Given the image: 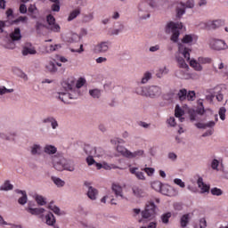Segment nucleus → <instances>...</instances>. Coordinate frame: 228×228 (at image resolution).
I'll use <instances>...</instances> for the list:
<instances>
[{"label":"nucleus","mask_w":228,"mask_h":228,"mask_svg":"<svg viewBox=\"0 0 228 228\" xmlns=\"http://www.w3.org/2000/svg\"><path fill=\"white\" fill-rule=\"evenodd\" d=\"M49 28L51 31H53V33H61V27L58 23H53L49 26Z\"/></svg>","instance_id":"3c124183"},{"label":"nucleus","mask_w":228,"mask_h":228,"mask_svg":"<svg viewBox=\"0 0 228 228\" xmlns=\"http://www.w3.org/2000/svg\"><path fill=\"white\" fill-rule=\"evenodd\" d=\"M210 192L212 195L216 196V197H220L221 195H224V191H222V189L217 188V187H214L210 190Z\"/></svg>","instance_id":"8fccbe9b"},{"label":"nucleus","mask_w":228,"mask_h":228,"mask_svg":"<svg viewBox=\"0 0 228 228\" xmlns=\"http://www.w3.org/2000/svg\"><path fill=\"white\" fill-rule=\"evenodd\" d=\"M42 123L43 124H50L52 129H53V130L56 129L57 127H59V126H60L58 124V120H56V118H54L53 116H49V117L45 118L42 120Z\"/></svg>","instance_id":"aec40b11"},{"label":"nucleus","mask_w":228,"mask_h":228,"mask_svg":"<svg viewBox=\"0 0 228 228\" xmlns=\"http://www.w3.org/2000/svg\"><path fill=\"white\" fill-rule=\"evenodd\" d=\"M111 190L117 199H119L120 200H124V199L127 200V198L124 196V191L122 189V186L117 183H113L111 186Z\"/></svg>","instance_id":"dca6fc26"},{"label":"nucleus","mask_w":228,"mask_h":228,"mask_svg":"<svg viewBox=\"0 0 228 228\" xmlns=\"http://www.w3.org/2000/svg\"><path fill=\"white\" fill-rule=\"evenodd\" d=\"M167 124L168 125L169 127H175V126H177V123L175 122V118L171 117L167 118Z\"/></svg>","instance_id":"680f3d73"},{"label":"nucleus","mask_w":228,"mask_h":228,"mask_svg":"<svg viewBox=\"0 0 228 228\" xmlns=\"http://www.w3.org/2000/svg\"><path fill=\"white\" fill-rule=\"evenodd\" d=\"M190 53H191V49H190V47H187L181 43L178 44V50L175 53L176 63H186V61H189V65L193 69V70L196 72H202V70H204V67L202 65H209L212 61L211 58L204 56H200L197 59H191Z\"/></svg>","instance_id":"f257e3e1"},{"label":"nucleus","mask_w":228,"mask_h":228,"mask_svg":"<svg viewBox=\"0 0 228 228\" xmlns=\"http://www.w3.org/2000/svg\"><path fill=\"white\" fill-rule=\"evenodd\" d=\"M51 179L57 188H63V186H65V182L61 178L52 176Z\"/></svg>","instance_id":"f704fd0d"},{"label":"nucleus","mask_w":228,"mask_h":228,"mask_svg":"<svg viewBox=\"0 0 228 228\" xmlns=\"http://www.w3.org/2000/svg\"><path fill=\"white\" fill-rule=\"evenodd\" d=\"M15 90L13 88H6L4 86H0V95H8V94H13Z\"/></svg>","instance_id":"a18cd8bd"},{"label":"nucleus","mask_w":228,"mask_h":228,"mask_svg":"<svg viewBox=\"0 0 228 228\" xmlns=\"http://www.w3.org/2000/svg\"><path fill=\"white\" fill-rule=\"evenodd\" d=\"M10 37L12 40H13V42L20 40V38H22V35L20 34V28H16L14 31L11 33Z\"/></svg>","instance_id":"72a5a7b5"},{"label":"nucleus","mask_w":228,"mask_h":228,"mask_svg":"<svg viewBox=\"0 0 228 228\" xmlns=\"http://www.w3.org/2000/svg\"><path fill=\"white\" fill-rule=\"evenodd\" d=\"M181 6H184L185 8H194L195 0H187L185 3L181 2Z\"/></svg>","instance_id":"864d4df0"},{"label":"nucleus","mask_w":228,"mask_h":228,"mask_svg":"<svg viewBox=\"0 0 228 228\" xmlns=\"http://www.w3.org/2000/svg\"><path fill=\"white\" fill-rule=\"evenodd\" d=\"M34 199L38 206H45L47 204V200L42 195L36 194Z\"/></svg>","instance_id":"c9c22d12"},{"label":"nucleus","mask_w":228,"mask_h":228,"mask_svg":"<svg viewBox=\"0 0 228 228\" xmlns=\"http://www.w3.org/2000/svg\"><path fill=\"white\" fill-rule=\"evenodd\" d=\"M102 168H104V170H115L117 168H120L118 166L114 165V164H108L106 162H103V166Z\"/></svg>","instance_id":"4d7b16f0"},{"label":"nucleus","mask_w":228,"mask_h":228,"mask_svg":"<svg viewBox=\"0 0 228 228\" xmlns=\"http://www.w3.org/2000/svg\"><path fill=\"white\" fill-rule=\"evenodd\" d=\"M190 220H191V216L190 214H184L180 217V226L182 228H187L190 225Z\"/></svg>","instance_id":"b1692460"},{"label":"nucleus","mask_w":228,"mask_h":228,"mask_svg":"<svg viewBox=\"0 0 228 228\" xmlns=\"http://www.w3.org/2000/svg\"><path fill=\"white\" fill-rule=\"evenodd\" d=\"M45 220L46 225L53 226L54 225V224H56V218H54V215H53V213L51 212H48L45 216Z\"/></svg>","instance_id":"cd10ccee"},{"label":"nucleus","mask_w":228,"mask_h":228,"mask_svg":"<svg viewBox=\"0 0 228 228\" xmlns=\"http://www.w3.org/2000/svg\"><path fill=\"white\" fill-rule=\"evenodd\" d=\"M102 94V91H101V89H91L89 90V94L91 95V97H93V99H99V97H101Z\"/></svg>","instance_id":"a19ab883"},{"label":"nucleus","mask_w":228,"mask_h":228,"mask_svg":"<svg viewBox=\"0 0 228 228\" xmlns=\"http://www.w3.org/2000/svg\"><path fill=\"white\" fill-rule=\"evenodd\" d=\"M129 172L130 174H132L133 175H134L136 177V179H138V181H146L147 177L145 176V173L142 171H140V169L138 167H129Z\"/></svg>","instance_id":"f3484780"},{"label":"nucleus","mask_w":228,"mask_h":228,"mask_svg":"<svg viewBox=\"0 0 228 228\" xmlns=\"http://www.w3.org/2000/svg\"><path fill=\"white\" fill-rule=\"evenodd\" d=\"M132 191L134 197H136L137 199H143V197H147V192H145V190L138 186L133 187Z\"/></svg>","instance_id":"4be33fe9"},{"label":"nucleus","mask_w":228,"mask_h":228,"mask_svg":"<svg viewBox=\"0 0 228 228\" xmlns=\"http://www.w3.org/2000/svg\"><path fill=\"white\" fill-rule=\"evenodd\" d=\"M195 126L198 129H208V127L211 129L212 127H215V126H216V122L215 121H208L207 123L199 122V123H196Z\"/></svg>","instance_id":"393cba45"},{"label":"nucleus","mask_w":228,"mask_h":228,"mask_svg":"<svg viewBox=\"0 0 228 228\" xmlns=\"http://www.w3.org/2000/svg\"><path fill=\"white\" fill-rule=\"evenodd\" d=\"M51 163L55 170L58 172H74L76 170V165L72 160H69L61 154H56L51 157Z\"/></svg>","instance_id":"7ed1b4c3"},{"label":"nucleus","mask_w":228,"mask_h":228,"mask_svg":"<svg viewBox=\"0 0 228 228\" xmlns=\"http://www.w3.org/2000/svg\"><path fill=\"white\" fill-rule=\"evenodd\" d=\"M51 10H52V12H60V10H61L60 2H54V3L51 5Z\"/></svg>","instance_id":"e2e57ef3"},{"label":"nucleus","mask_w":228,"mask_h":228,"mask_svg":"<svg viewBox=\"0 0 228 228\" xmlns=\"http://www.w3.org/2000/svg\"><path fill=\"white\" fill-rule=\"evenodd\" d=\"M169 72H170V69H168L167 66H162L157 70L156 77L159 79H161L163 76H167V74H168Z\"/></svg>","instance_id":"c85d7f7f"},{"label":"nucleus","mask_w":228,"mask_h":228,"mask_svg":"<svg viewBox=\"0 0 228 228\" xmlns=\"http://www.w3.org/2000/svg\"><path fill=\"white\" fill-rule=\"evenodd\" d=\"M171 217H172V213L167 212L163 214L160 218L162 220V223L168 224Z\"/></svg>","instance_id":"6e6d98bb"},{"label":"nucleus","mask_w":228,"mask_h":228,"mask_svg":"<svg viewBox=\"0 0 228 228\" xmlns=\"http://www.w3.org/2000/svg\"><path fill=\"white\" fill-rule=\"evenodd\" d=\"M85 151L86 154H90L91 156H95L96 158H101V156H102V154L104 153L102 151V149L101 148L95 149L90 146L86 147Z\"/></svg>","instance_id":"6ab92c4d"},{"label":"nucleus","mask_w":228,"mask_h":228,"mask_svg":"<svg viewBox=\"0 0 228 228\" xmlns=\"http://www.w3.org/2000/svg\"><path fill=\"white\" fill-rule=\"evenodd\" d=\"M205 24V29H218L225 24V21L224 20H208Z\"/></svg>","instance_id":"4468645a"},{"label":"nucleus","mask_w":228,"mask_h":228,"mask_svg":"<svg viewBox=\"0 0 228 228\" xmlns=\"http://www.w3.org/2000/svg\"><path fill=\"white\" fill-rule=\"evenodd\" d=\"M58 49H61V45H52L49 47L48 53H54V51H58Z\"/></svg>","instance_id":"69168bd1"},{"label":"nucleus","mask_w":228,"mask_h":228,"mask_svg":"<svg viewBox=\"0 0 228 228\" xmlns=\"http://www.w3.org/2000/svg\"><path fill=\"white\" fill-rule=\"evenodd\" d=\"M216 97L215 88L209 90V94L206 96L207 101H209L210 102H213V100Z\"/></svg>","instance_id":"052dcab7"},{"label":"nucleus","mask_w":228,"mask_h":228,"mask_svg":"<svg viewBox=\"0 0 228 228\" xmlns=\"http://www.w3.org/2000/svg\"><path fill=\"white\" fill-rule=\"evenodd\" d=\"M26 211L28 213H30V215H34L36 216H40L42 220H44V213H45V210L43 208H33L31 207L26 208Z\"/></svg>","instance_id":"a211bd4d"},{"label":"nucleus","mask_w":228,"mask_h":228,"mask_svg":"<svg viewBox=\"0 0 228 228\" xmlns=\"http://www.w3.org/2000/svg\"><path fill=\"white\" fill-rule=\"evenodd\" d=\"M116 151L123 156V158H127V159H140V158H143V156H145V151L143 150L131 151L122 145H118Z\"/></svg>","instance_id":"423d86ee"},{"label":"nucleus","mask_w":228,"mask_h":228,"mask_svg":"<svg viewBox=\"0 0 228 228\" xmlns=\"http://www.w3.org/2000/svg\"><path fill=\"white\" fill-rule=\"evenodd\" d=\"M151 186L152 188V190H155V191H161V188L163 186V183L159 182V181H153L151 183Z\"/></svg>","instance_id":"37998d69"},{"label":"nucleus","mask_w":228,"mask_h":228,"mask_svg":"<svg viewBox=\"0 0 228 228\" xmlns=\"http://www.w3.org/2000/svg\"><path fill=\"white\" fill-rule=\"evenodd\" d=\"M1 191H10L13 190V185L10 183L9 181L4 182V183L0 187Z\"/></svg>","instance_id":"09e8293b"},{"label":"nucleus","mask_w":228,"mask_h":228,"mask_svg":"<svg viewBox=\"0 0 228 228\" xmlns=\"http://www.w3.org/2000/svg\"><path fill=\"white\" fill-rule=\"evenodd\" d=\"M79 40H81V37H79V35H77V33L71 32L68 36V42L71 44L72 42H79Z\"/></svg>","instance_id":"79ce46f5"},{"label":"nucleus","mask_w":228,"mask_h":228,"mask_svg":"<svg viewBox=\"0 0 228 228\" xmlns=\"http://www.w3.org/2000/svg\"><path fill=\"white\" fill-rule=\"evenodd\" d=\"M183 115L184 110H182L179 105H176L175 109V116L176 117V118H179L180 122H184V118H183Z\"/></svg>","instance_id":"c756f323"},{"label":"nucleus","mask_w":228,"mask_h":228,"mask_svg":"<svg viewBox=\"0 0 228 228\" xmlns=\"http://www.w3.org/2000/svg\"><path fill=\"white\" fill-rule=\"evenodd\" d=\"M208 227V221L206 217H200L195 224V228H206Z\"/></svg>","instance_id":"58836bf2"},{"label":"nucleus","mask_w":228,"mask_h":228,"mask_svg":"<svg viewBox=\"0 0 228 228\" xmlns=\"http://www.w3.org/2000/svg\"><path fill=\"white\" fill-rule=\"evenodd\" d=\"M183 28V22L177 21H170L167 23L166 27L167 33H172L170 40L171 42H174L175 44H177L179 42V37L181 35V29Z\"/></svg>","instance_id":"0eeeda50"},{"label":"nucleus","mask_w":228,"mask_h":228,"mask_svg":"<svg viewBox=\"0 0 228 228\" xmlns=\"http://www.w3.org/2000/svg\"><path fill=\"white\" fill-rule=\"evenodd\" d=\"M142 170V172H145L148 177H152V175H154L156 173V169L154 167H144Z\"/></svg>","instance_id":"603ef678"},{"label":"nucleus","mask_w":228,"mask_h":228,"mask_svg":"<svg viewBox=\"0 0 228 228\" xmlns=\"http://www.w3.org/2000/svg\"><path fill=\"white\" fill-rule=\"evenodd\" d=\"M186 13V7L182 6L181 3L176 7V15L177 17H183Z\"/></svg>","instance_id":"de8ad7c7"},{"label":"nucleus","mask_w":228,"mask_h":228,"mask_svg":"<svg viewBox=\"0 0 228 228\" xmlns=\"http://www.w3.org/2000/svg\"><path fill=\"white\" fill-rule=\"evenodd\" d=\"M158 206L154 204V201H147L144 209L141 212V216L144 220H154L158 216Z\"/></svg>","instance_id":"6e6552de"},{"label":"nucleus","mask_w":228,"mask_h":228,"mask_svg":"<svg viewBox=\"0 0 228 228\" xmlns=\"http://www.w3.org/2000/svg\"><path fill=\"white\" fill-rule=\"evenodd\" d=\"M163 0H148V6L149 8H159V4H161Z\"/></svg>","instance_id":"49530a36"},{"label":"nucleus","mask_w":228,"mask_h":228,"mask_svg":"<svg viewBox=\"0 0 228 228\" xmlns=\"http://www.w3.org/2000/svg\"><path fill=\"white\" fill-rule=\"evenodd\" d=\"M137 17L140 20H147V19H151V8L145 1H141L137 4Z\"/></svg>","instance_id":"9d476101"},{"label":"nucleus","mask_w":228,"mask_h":228,"mask_svg":"<svg viewBox=\"0 0 228 228\" xmlns=\"http://www.w3.org/2000/svg\"><path fill=\"white\" fill-rule=\"evenodd\" d=\"M141 228H158V222H150L147 226H141Z\"/></svg>","instance_id":"774afa93"},{"label":"nucleus","mask_w":228,"mask_h":228,"mask_svg":"<svg viewBox=\"0 0 228 228\" xmlns=\"http://www.w3.org/2000/svg\"><path fill=\"white\" fill-rule=\"evenodd\" d=\"M151 79H152V73L151 71H146L141 79V84L147 85Z\"/></svg>","instance_id":"4c0bfd02"},{"label":"nucleus","mask_w":228,"mask_h":228,"mask_svg":"<svg viewBox=\"0 0 228 228\" xmlns=\"http://www.w3.org/2000/svg\"><path fill=\"white\" fill-rule=\"evenodd\" d=\"M174 183L180 188H186V183L181 178H175Z\"/></svg>","instance_id":"bf43d9fd"},{"label":"nucleus","mask_w":228,"mask_h":228,"mask_svg":"<svg viewBox=\"0 0 228 228\" xmlns=\"http://www.w3.org/2000/svg\"><path fill=\"white\" fill-rule=\"evenodd\" d=\"M44 152L48 156H53L58 152V148H56L54 145L46 144L44 148Z\"/></svg>","instance_id":"a878e982"},{"label":"nucleus","mask_w":228,"mask_h":228,"mask_svg":"<svg viewBox=\"0 0 228 228\" xmlns=\"http://www.w3.org/2000/svg\"><path fill=\"white\" fill-rule=\"evenodd\" d=\"M162 92L163 90L159 86H138L135 89V94H137V95L150 97V99H158Z\"/></svg>","instance_id":"20e7f679"},{"label":"nucleus","mask_w":228,"mask_h":228,"mask_svg":"<svg viewBox=\"0 0 228 228\" xmlns=\"http://www.w3.org/2000/svg\"><path fill=\"white\" fill-rule=\"evenodd\" d=\"M22 54L23 56H28V54H37V50L35 49V46L32 45L24 46L22 49Z\"/></svg>","instance_id":"2f4dec72"},{"label":"nucleus","mask_w":228,"mask_h":228,"mask_svg":"<svg viewBox=\"0 0 228 228\" xmlns=\"http://www.w3.org/2000/svg\"><path fill=\"white\" fill-rule=\"evenodd\" d=\"M199 40V36L195 34H186L182 38L183 44H187V45H193L197 44V41Z\"/></svg>","instance_id":"2eb2a0df"},{"label":"nucleus","mask_w":228,"mask_h":228,"mask_svg":"<svg viewBox=\"0 0 228 228\" xmlns=\"http://www.w3.org/2000/svg\"><path fill=\"white\" fill-rule=\"evenodd\" d=\"M30 154H32V156H40V154H42V145L35 143L30 146Z\"/></svg>","instance_id":"bb28decb"},{"label":"nucleus","mask_w":228,"mask_h":228,"mask_svg":"<svg viewBox=\"0 0 228 228\" xmlns=\"http://www.w3.org/2000/svg\"><path fill=\"white\" fill-rule=\"evenodd\" d=\"M187 94H188V91H186V89H181L178 92V97L180 101H184L187 98Z\"/></svg>","instance_id":"13d9d810"},{"label":"nucleus","mask_w":228,"mask_h":228,"mask_svg":"<svg viewBox=\"0 0 228 228\" xmlns=\"http://www.w3.org/2000/svg\"><path fill=\"white\" fill-rule=\"evenodd\" d=\"M159 193L166 195L167 197H177L179 195V191L175 187L163 183Z\"/></svg>","instance_id":"9b49d317"},{"label":"nucleus","mask_w":228,"mask_h":228,"mask_svg":"<svg viewBox=\"0 0 228 228\" xmlns=\"http://www.w3.org/2000/svg\"><path fill=\"white\" fill-rule=\"evenodd\" d=\"M86 195L88 197V199H90V200H97V197L99 195V191H97V189L89 186Z\"/></svg>","instance_id":"5701e85b"},{"label":"nucleus","mask_w":228,"mask_h":228,"mask_svg":"<svg viewBox=\"0 0 228 228\" xmlns=\"http://www.w3.org/2000/svg\"><path fill=\"white\" fill-rule=\"evenodd\" d=\"M124 31V24H120L118 28H110L109 35L115 36Z\"/></svg>","instance_id":"ea45409f"},{"label":"nucleus","mask_w":228,"mask_h":228,"mask_svg":"<svg viewBox=\"0 0 228 228\" xmlns=\"http://www.w3.org/2000/svg\"><path fill=\"white\" fill-rule=\"evenodd\" d=\"M86 83L85 78H79L76 84L74 82L66 81L62 84L64 91H61L55 94V99H59L65 104H69L70 100L77 99L81 95L79 88L83 87Z\"/></svg>","instance_id":"f03ea898"},{"label":"nucleus","mask_w":228,"mask_h":228,"mask_svg":"<svg viewBox=\"0 0 228 228\" xmlns=\"http://www.w3.org/2000/svg\"><path fill=\"white\" fill-rule=\"evenodd\" d=\"M208 45L212 51H227L228 45L224 39L210 37L208 40Z\"/></svg>","instance_id":"1a4fd4ad"},{"label":"nucleus","mask_w":228,"mask_h":228,"mask_svg":"<svg viewBox=\"0 0 228 228\" xmlns=\"http://www.w3.org/2000/svg\"><path fill=\"white\" fill-rule=\"evenodd\" d=\"M16 192L20 193L22 196L18 200L19 204L24 206L28 202V194L24 191H16Z\"/></svg>","instance_id":"e433bc0d"},{"label":"nucleus","mask_w":228,"mask_h":228,"mask_svg":"<svg viewBox=\"0 0 228 228\" xmlns=\"http://www.w3.org/2000/svg\"><path fill=\"white\" fill-rule=\"evenodd\" d=\"M48 209L53 211L54 215H57L58 216H61V215H65V212L61 211L60 208H58L56 205H53V203H50L48 205Z\"/></svg>","instance_id":"7c9ffc66"},{"label":"nucleus","mask_w":228,"mask_h":228,"mask_svg":"<svg viewBox=\"0 0 228 228\" xmlns=\"http://www.w3.org/2000/svg\"><path fill=\"white\" fill-rule=\"evenodd\" d=\"M78 15H81V8H77L69 13L68 22L74 20V19H77Z\"/></svg>","instance_id":"473e14b6"},{"label":"nucleus","mask_w":228,"mask_h":228,"mask_svg":"<svg viewBox=\"0 0 228 228\" xmlns=\"http://www.w3.org/2000/svg\"><path fill=\"white\" fill-rule=\"evenodd\" d=\"M111 49V42L102 41L94 45V51L97 53H106Z\"/></svg>","instance_id":"f8f14e48"},{"label":"nucleus","mask_w":228,"mask_h":228,"mask_svg":"<svg viewBox=\"0 0 228 228\" xmlns=\"http://www.w3.org/2000/svg\"><path fill=\"white\" fill-rule=\"evenodd\" d=\"M45 69L47 72H51V74H56V72H58V67L54 61H48L45 65Z\"/></svg>","instance_id":"412c9836"},{"label":"nucleus","mask_w":228,"mask_h":228,"mask_svg":"<svg viewBox=\"0 0 228 228\" xmlns=\"http://www.w3.org/2000/svg\"><path fill=\"white\" fill-rule=\"evenodd\" d=\"M178 69L175 70L176 77L179 79H199L196 72H190V66L186 62H177Z\"/></svg>","instance_id":"39448f33"},{"label":"nucleus","mask_w":228,"mask_h":228,"mask_svg":"<svg viewBox=\"0 0 228 228\" xmlns=\"http://www.w3.org/2000/svg\"><path fill=\"white\" fill-rule=\"evenodd\" d=\"M84 22H92L94 20V13H89L84 16Z\"/></svg>","instance_id":"338daca9"},{"label":"nucleus","mask_w":228,"mask_h":228,"mask_svg":"<svg viewBox=\"0 0 228 228\" xmlns=\"http://www.w3.org/2000/svg\"><path fill=\"white\" fill-rule=\"evenodd\" d=\"M219 166H220V160L216 159H213L212 161L210 162V167L212 170H216V172H218Z\"/></svg>","instance_id":"5fc2aeb1"},{"label":"nucleus","mask_w":228,"mask_h":228,"mask_svg":"<svg viewBox=\"0 0 228 228\" xmlns=\"http://www.w3.org/2000/svg\"><path fill=\"white\" fill-rule=\"evenodd\" d=\"M216 99L218 102H222L224 101V94L222 93V89L220 87H215Z\"/></svg>","instance_id":"c03bdc74"},{"label":"nucleus","mask_w":228,"mask_h":228,"mask_svg":"<svg viewBox=\"0 0 228 228\" xmlns=\"http://www.w3.org/2000/svg\"><path fill=\"white\" fill-rule=\"evenodd\" d=\"M195 179H197L196 183L198 184V188L200 189V193H209V190H211V186L206 183H204V178L200 176V175H196Z\"/></svg>","instance_id":"ddd939ff"},{"label":"nucleus","mask_w":228,"mask_h":228,"mask_svg":"<svg viewBox=\"0 0 228 228\" xmlns=\"http://www.w3.org/2000/svg\"><path fill=\"white\" fill-rule=\"evenodd\" d=\"M219 117L221 118V120H225V113H227V110L225 109V107H221L219 109Z\"/></svg>","instance_id":"0e129e2a"}]
</instances>
